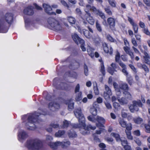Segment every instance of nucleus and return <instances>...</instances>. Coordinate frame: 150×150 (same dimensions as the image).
<instances>
[{"instance_id":"62","label":"nucleus","mask_w":150,"mask_h":150,"mask_svg":"<svg viewBox=\"0 0 150 150\" xmlns=\"http://www.w3.org/2000/svg\"><path fill=\"white\" fill-rule=\"evenodd\" d=\"M143 31L144 33H145L146 35H150V32L147 29L144 28L143 29Z\"/></svg>"},{"instance_id":"49","label":"nucleus","mask_w":150,"mask_h":150,"mask_svg":"<svg viewBox=\"0 0 150 150\" xmlns=\"http://www.w3.org/2000/svg\"><path fill=\"white\" fill-rule=\"evenodd\" d=\"M108 2L110 5L112 7H116V4L115 2L111 0H108Z\"/></svg>"},{"instance_id":"40","label":"nucleus","mask_w":150,"mask_h":150,"mask_svg":"<svg viewBox=\"0 0 150 150\" xmlns=\"http://www.w3.org/2000/svg\"><path fill=\"white\" fill-rule=\"evenodd\" d=\"M140 65H141L142 68L144 70L145 72H149V69L146 66L145 64L142 65L141 64H140Z\"/></svg>"},{"instance_id":"43","label":"nucleus","mask_w":150,"mask_h":150,"mask_svg":"<svg viewBox=\"0 0 150 150\" xmlns=\"http://www.w3.org/2000/svg\"><path fill=\"white\" fill-rule=\"evenodd\" d=\"M133 28L135 33H137L138 30V26L136 24L132 25Z\"/></svg>"},{"instance_id":"19","label":"nucleus","mask_w":150,"mask_h":150,"mask_svg":"<svg viewBox=\"0 0 150 150\" xmlns=\"http://www.w3.org/2000/svg\"><path fill=\"white\" fill-rule=\"evenodd\" d=\"M119 87L120 89L124 91L128 90L129 88L128 85L126 83H123L120 84Z\"/></svg>"},{"instance_id":"15","label":"nucleus","mask_w":150,"mask_h":150,"mask_svg":"<svg viewBox=\"0 0 150 150\" xmlns=\"http://www.w3.org/2000/svg\"><path fill=\"white\" fill-rule=\"evenodd\" d=\"M28 136L27 133L25 131L20 132L18 135V140H22L25 139Z\"/></svg>"},{"instance_id":"48","label":"nucleus","mask_w":150,"mask_h":150,"mask_svg":"<svg viewBox=\"0 0 150 150\" xmlns=\"http://www.w3.org/2000/svg\"><path fill=\"white\" fill-rule=\"evenodd\" d=\"M60 2L64 6L67 7L68 8H69V6L68 4L64 0H61Z\"/></svg>"},{"instance_id":"44","label":"nucleus","mask_w":150,"mask_h":150,"mask_svg":"<svg viewBox=\"0 0 150 150\" xmlns=\"http://www.w3.org/2000/svg\"><path fill=\"white\" fill-rule=\"evenodd\" d=\"M97 102H96L97 103H96V106H98V103H101L103 102V100L102 98L100 97H99L97 98L96 100Z\"/></svg>"},{"instance_id":"55","label":"nucleus","mask_w":150,"mask_h":150,"mask_svg":"<svg viewBox=\"0 0 150 150\" xmlns=\"http://www.w3.org/2000/svg\"><path fill=\"white\" fill-rule=\"evenodd\" d=\"M105 88L106 91H105V92H107L108 93H109V94H111L112 93L111 91L108 86L105 85Z\"/></svg>"},{"instance_id":"18","label":"nucleus","mask_w":150,"mask_h":150,"mask_svg":"<svg viewBox=\"0 0 150 150\" xmlns=\"http://www.w3.org/2000/svg\"><path fill=\"white\" fill-rule=\"evenodd\" d=\"M68 134L69 138H74L77 137V134L76 132L72 129L68 132Z\"/></svg>"},{"instance_id":"7","label":"nucleus","mask_w":150,"mask_h":150,"mask_svg":"<svg viewBox=\"0 0 150 150\" xmlns=\"http://www.w3.org/2000/svg\"><path fill=\"white\" fill-rule=\"evenodd\" d=\"M72 38L74 42L77 45H78L79 43L81 44L80 47L83 51H86V48L84 47L85 42L84 40L80 38L76 33L72 35Z\"/></svg>"},{"instance_id":"17","label":"nucleus","mask_w":150,"mask_h":150,"mask_svg":"<svg viewBox=\"0 0 150 150\" xmlns=\"http://www.w3.org/2000/svg\"><path fill=\"white\" fill-rule=\"evenodd\" d=\"M82 31L83 35L87 38L88 39L91 38L92 35L88 30L85 29H83Z\"/></svg>"},{"instance_id":"5","label":"nucleus","mask_w":150,"mask_h":150,"mask_svg":"<svg viewBox=\"0 0 150 150\" xmlns=\"http://www.w3.org/2000/svg\"><path fill=\"white\" fill-rule=\"evenodd\" d=\"M25 146L29 150H38V138H32L28 140Z\"/></svg>"},{"instance_id":"25","label":"nucleus","mask_w":150,"mask_h":150,"mask_svg":"<svg viewBox=\"0 0 150 150\" xmlns=\"http://www.w3.org/2000/svg\"><path fill=\"white\" fill-rule=\"evenodd\" d=\"M64 133L65 132L64 130H59L55 133V136L57 137H60L63 135Z\"/></svg>"},{"instance_id":"26","label":"nucleus","mask_w":150,"mask_h":150,"mask_svg":"<svg viewBox=\"0 0 150 150\" xmlns=\"http://www.w3.org/2000/svg\"><path fill=\"white\" fill-rule=\"evenodd\" d=\"M86 20L88 23L91 25H93L94 23V20L93 17H87L86 18Z\"/></svg>"},{"instance_id":"10","label":"nucleus","mask_w":150,"mask_h":150,"mask_svg":"<svg viewBox=\"0 0 150 150\" xmlns=\"http://www.w3.org/2000/svg\"><path fill=\"white\" fill-rule=\"evenodd\" d=\"M42 6L44 8L45 12L47 14L49 15H56V14L55 12H50V11H52V9L49 5L46 4H43Z\"/></svg>"},{"instance_id":"6","label":"nucleus","mask_w":150,"mask_h":150,"mask_svg":"<svg viewBox=\"0 0 150 150\" xmlns=\"http://www.w3.org/2000/svg\"><path fill=\"white\" fill-rule=\"evenodd\" d=\"M132 103L129 106V108L130 111L132 113L138 111L139 110L138 107H142L143 106V104L140 100H133Z\"/></svg>"},{"instance_id":"23","label":"nucleus","mask_w":150,"mask_h":150,"mask_svg":"<svg viewBox=\"0 0 150 150\" xmlns=\"http://www.w3.org/2000/svg\"><path fill=\"white\" fill-rule=\"evenodd\" d=\"M123 94L126 98L129 100L132 99V95L129 92L125 91L123 92Z\"/></svg>"},{"instance_id":"2","label":"nucleus","mask_w":150,"mask_h":150,"mask_svg":"<svg viewBox=\"0 0 150 150\" xmlns=\"http://www.w3.org/2000/svg\"><path fill=\"white\" fill-rule=\"evenodd\" d=\"M5 21L9 26L13 22V15L11 13H6L2 19H0V33H5L7 32L8 28L6 25Z\"/></svg>"},{"instance_id":"35","label":"nucleus","mask_w":150,"mask_h":150,"mask_svg":"<svg viewBox=\"0 0 150 150\" xmlns=\"http://www.w3.org/2000/svg\"><path fill=\"white\" fill-rule=\"evenodd\" d=\"M100 71L103 74V75L104 76L105 74V71L103 62H102V63L101 66Z\"/></svg>"},{"instance_id":"57","label":"nucleus","mask_w":150,"mask_h":150,"mask_svg":"<svg viewBox=\"0 0 150 150\" xmlns=\"http://www.w3.org/2000/svg\"><path fill=\"white\" fill-rule=\"evenodd\" d=\"M105 10L106 12L109 15H112V12L110 9L108 8H105Z\"/></svg>"},{"instance_id":"54","label":"nucleus","mask_w":150,"mask_h":150,"mask_svg":"<svg viewBox=\"0 0 150 150\" xmlns=\"http://www.w3.org/2000/svg\"><path fill=\"white\" fill-rule=\"evenodd\" d=\"M135 142L139 146H140L141 145L142 143L141 141L138 138L134 140Z\"/></svg>"},{"instance_id":"41","label":"nucleus","mask_w":150,"mask_h":150,"mask_svg":"<svg viewBox=\"0 0 150 150\" xmlns=\"http://www.w3.org/2000/svg\"><path fill=\"white\" fill-rule=\"evenodd\" d=\"M146 129V132L148 133H150V126L149 125L145 124L144 125Z\"/></svg>"},{"instance_id":"53","label":"nucleus","mask_w":150,"mask_h":150,"mask_svg":"<svg viewBox=\"0 0 150 150\" xmlns=\"http://www.w3.org/2000/svg\"><path fill=\"white\" fill-rule=\"evenodd\" d=\"M120 141L121 142L122 145L124 147V146H125V144H128V142L127 140H122L121 139Z\"/></svg>"},{"instance_id":"46","label":"nucleus","mask_w":150,"mask_h":150,"mask_svg":"<svg viewBox=\"0 0 150 150\" xmlns=\"http://www.w3.org/2000/svg\"><path fill=\"white\" fill-rule=\"evenodd\" d=\"M82 99L81 93H79L76 98V100L77 101H79Z\"/></svg>"},{"instance_id":"11","label":"nucleus","mask_w":150,"mask_h":150,"mask_svg":"<svg viewBox=\"0 0 150 150\" xmlns=\"http://www.w3.org/2000/svg\"><path fill=\"white\" fill-rule=\"evenodd\" d=\"M96 120L98 122V123L96 124L97 127H104L103 125L105 123V120L103 118L98 116Z\"/></svg>"},{"instance_id":"27","label":"nucleus","mask_w":150,"mask_h":150,"mask_svg":"<svg viewBox=\"0 0 150 150\" xmlns=\"http://www.w3.org/2000/svg\"><path fill=\"white\" fill-rule=\"evenodd\" d=\"M68 20L70 23L71 24H74L76 22L75 18L71 16L68 17Z\"/></svg>"},{"instance_id":"13","label":"nucleus","mask_w":150,"mask_h":150,"mask_svg":"<svg viewBox=\"0 0 150 150\" xmlns=\"http://www.w3.org/2000/svg\"><path fill=\"white\" fill-rule=\"evenodd\" d=\"M58 78H56L54 79L53 80V85L57 88L58 89H61L64 90L65 89V86L66 84L64 83H61L58 86H57L56 81L57 80Z\"/></svg>"},{"instance_id":"64","label":"nucleus","mask_w":150,"mask_h":150,"mask_svg":"<svg viewBox=\"0 0 150 150\" xmlns=\"http://www.w3.org/2000/svg\"><path fill=\"white\" fill-rule=\"evenodd\" d=\"M144 3L148 6L150 7V1L149 0H144Z\"/></svg>"},{"instance_id":"63","label":"nucleus","mask_w":150,"mask_h":150,"mask_svg":"<svg viewBox=\"0 0 150 150\" xmlns=\"http://www.w3.org/2000/svg\"><path fill=\"white\" fill-rule=\"evenodd\" d=\"M128 21H129V22H130V24L132 25H134V24H135L133 22L132 19L131 18H130V17H128Z\"/></svg>"},{"instance_id":"8","label":"nucleus","mask_w":150,"mask_h":150,"mask_svg":"<svg viewBox=\"0 0 150 150\" xmlns=\"http://www.w3.org/2000/svg\"><path fill=\"white\" fill-rule=\"evenodd\" d=\"M33 5L35 6V8L31 6H28L24 9L23 13L24 14L29 16H32L34 14L35 9H38V4L36 3H34Z\"/></svg>"},{"instance_id":"33","label":"nucleus","mask_w":150,"mask_h":150,"mask_svg":"<svg viewBox=\"0 0 150 150\" xmlns=\"http://www.w3.org/2000/svg\"><path fill=\"white\" fill-rule=\"evenodd\" d=\"M74 103L71 102L70 101H69L68 103V109L72 110L74 109Z\"/></svg>"},{"instance_id":"30","label":"nucleus","mask_w":150,"mask_h":150,"mask_svg":"<svg viewBox=\"0 0 150 150\" xmlns=\"http://www.w3.org/2000/svg\"><path fill=\"white\" fill-rule=\"evenodd\" d=\"M96 27L98 30L99 32L102 31V29L100 24L98 23V21H97L96 22Z\"/></svg>"},{"instance_id":"38","label":"nucleus","mask_w":150,"mask_h":150,"mask_svg":"<svg viewBox=\"0 0 150 150\" xmlns=\"http://www.w3.org/2000/svg\"><path fill=\"white\" fill-rule=\"evenodd\" d=\"M43 141L38 139V150L43 147Z\"/></svg>"},{"instance_id":"31","label":"nucleus","mask_w":150,"mask_h":150,"mask_svg":"<svg viewBox=\"0 0 150 150\" xmlns=\"http://www.w3.org/2000/svg\"><path fill=\"white\" fill-rule=\"evenodd\" d=\"M111 95L112 93L111 94H109V93H108L107 92H104L103 93V96L106 100H108L110 98V96Z\"/></svg>"},{"instance_id":"34","label":"nucleus","mask_w":150,"mask_h":150,"mask_svg":"<svg viewBox=\"0 0 150 150\" xmlns=\"http://www.w3.org/2000/svg\"><path fill=\"white\" fill-rule=\"evenodd\" d=\"M96 15H98L103 19L105 18V16L104 13L100 10L97 12Z\"/></svg>"},{"instance_id":"59","label":"nucleus","mask_w":150,"mask_h":150,"mask_svg":"<svg viewBox=\"0 0 150 150\" xmlns=\"http://www.w3.org/2000/svg\"><path fill=\"white\" fill-rule=\"evenodd\" d=\"M107 38L109 41L110 42H114V40L113 38L110 35H108Z\"/></svg>"},{"instance_id":"42","label":"nucleus","mask_w":150,"mask_h":150,"mask_svg":"<svg viewBox=\"0 0 150 150\" xmlns=\"http://www.w3.org/2000/svg\"><path fill=\"white\" fill-rule=\"evenodd\" d=\"M126 129L127 131H131L132 129V125L131 123L126 125Z\"/></svg>"},{"instance_id":"39","label":"nucleus","mask_w":150,"mask_h":150,"mask_svg":"<svg viewBox=\"0 0 150 150\" xmlns=\"http://www.w3.org/2000/svg\"><path fill=\"white\" fill-rule=\"evenodd\" d=\"M49 126L52 127V128L56 129L59 127V125L57 124H54L53 122H51L49 125Z\"/></svg>"},{"instance_id":"22","label":"nucleus","mask_w":150,"mask_h":150,"mask_svg":"<svg viewBox=\"0 0 150 150\" xmlns=\"http://www.w3.org/2000/svg\"><path fill=\"white\" fill-rule=\"evenodd\" d=\"M111 135L115 137L117 142L120 141L121 139L120 135L118 133L112 132L111 134Z\"/></svg>"},{"instance_id":"21","label":"nucleus","mask_w":150,"mask_h":150,"mask_svg":"<svg viewBox=\"0 0 150 150\" xmlns=\"http://www.w3.org/2000/svg\"><path fill=\"white\" fill-rule=\"evenodd\" d=\"M117 100L122 105L126 104L128 103V100L124 97H122L120 99H118Z\"/></svg>"},{"instance_id":"61","label":"nucleus","mask_w":150,"mask_h":150,"mask_svg":"<svg viewBox=\"0 0 150 150\" xmlns=\"http://www.w3.org/2000/svg\"><path fill=\"white\" fill-rule=\"evenodd\" d=\"M38 113L40 115H45L46 113L45 111L40 109H38Z\"/></svg>"},{"instance_id":"29","label":"nucleus","mask_w":150,"mask_h":150,"mask_svg":"<svg viewBox=\"0 0 150 150\" xmlns=\"http://www.w3.org/2000/svg\"><path fill=\"white\" fill-rule=\"evenodd\" d=\"M119 124L123 127L125 128L126 127L127 122L123 119H121L120 120Z\"/></svg>"},{"instance_id":"37","label":"nucleus","mask_w":150,"mask_h":150,"mask_svg":"<svg viewBox=\"0 0 150 150\" xmlns=\"http://www.w3.org/2000/svg\"><path fill=\"white\" fill-rule=\"evenodd\" d=\"M94 140L96 142L99 143L100 142V139L98 137V136L96 135L95 134H93Z\"/></svg>"},{"instance_id":"52","label":"nucleus","mask_w":150,"mask_h":150,"mask_svg":"<svg viewBox=\"0 0 150 150\" xmlns=\"http://www.w3.org/2000/svg\"><path fill=\"white\" fill-rule=\"evenodd\" d=\"M114 69L111 67L108 68L107 69L108 72L111 75H113V70Z\"/></svg>"},{"instance_id":"12","label":"nucleus","mask_w":150,"mask_h":150,"mask_svg":"<svg viewBox=\"0 0 150 150\" xmlns=\"http://www.w3.org/2000/svg\"><path fill=\"white\" fill-rule=\"evenodd\" d=\"M107 23L109 25V27L111 30H114L115 25V20L112 17H110L108 18Z\"/></svg>"},{"instance_id":"47","label":"nucleus","mask_w":150,"mask_h":150,"mask_svg":"<svg viewBox=\"0 0 150 150\" xmlns=\"http://www.w3.org/2000/svg\"><path fill=\"white\" fill-rule=\"evenodd\" d=\"M105 105L108 109H111L112 108V106L110 103L108 102H105Z\"/></svg>"},{"instance_id":"9","label":"nucleus","mask_w":150,"mask_h":150,"mask_svg":"<svg viewBox=\"0 0 150 150\" xmlns=\"http://www.w3.org/2000/svg\"><path fill=\"white\" fill-rule=\"evenodd\" d=\"M48 108L52 112H54L58 110L60 108V105L56 102L52 101L49 103Z\"/></svg>"},{"instance_id":"45","label":"nucleus","mask_w":150,"mask_h":150,"mask_svg":"<svg viewBox=\"0 0 150 150\" xmlns=\"http://www.w3.org/2000/svg\"><path fill=\"white\" fill-rule=\"evenodd\" d=\"M93 89L94 91V93L95 95H98L99 93V92L98 89L97 87V84H96V86H94L93 87Z\"/></svg>"},{"instance_id":"50","label":"nucleus","mask_w":150,"mask_h":150,"mask_svg":"<svg viewBox=\"0 0 150 150\" xmlns=\"http://www.w3.org/2000/svg\"><path fill=\"white\" fill-rule=\"evenodd\" d=\"M91 11L94 12V13L96 15L97 12H98V11H99V10H97L94 6H92V8Z\"/></svg>"},{"instance_id":"51","label":"nucleus","mask_w":150,"mask_h":150,"mask_svg":"<svg viewBox=\"0 0 150 150\" xmlns=\"http://www.w3.org/2000/svg\"><path fill=\"white\" fill-rule=\"evenodd\" d=\"M69 125L68 122L67 120H65L63 122V128H66L68 127Z\"/></svg>"},{"instance_id":"60","label":"nucleus","mask_w":150,"mask_h":150,"mask_svg":"<svg viewBox=\"0 0 150 150\" xmlns=\"http://www.w3.org/2000/svg\"><path fill=\"white\" fill-rule=\"evenodd\" d=\"M134 134L137 136H139L140 135V133L139 130H137L134 131L133 132Z\"/></svg>"},{"instance_id":"58","label":"nucleus","mask_w":150,"mask_h":150,"mask_svg":"<svg viewBox=\"0 0 150 150\" xmlns=\"http://www.w3.org/2000/svg\"><path fill=\"white\" fill-rule=\"evenodd\" d=\"M124 148L125 150H132L131 146L128 145H127L124 146Z\"/></svg>"},{"instance_id":"4","label":"nucleus","mask_w":150,"mask_h":150,"mask_svg":"<svg viewBox=\"0 0 150 150\" xmlns=\"http://www.w3.org/2000/svg\"><path fill=\"white\" fill-rule=\"evenodd\" d=\"M47 21L48 24V26L50 29L55 31L62 30V27L59 22L55 18L50 17L47 19Z\"/></svg>"},{"instance_id":"28","label":"nucleus","mask_w":150,"mask_h":150,"mask_svg":"<svg viewBox=\"0 0 150 150\" xmlns=\"http://www.w3.org/2000/svg\"><path fill=\"white\" fill-rule=\"evenodd\" d=\"M113 106L114 108L117 110H119L121 109V106L117 102H114L113 103Z\"/></svg>"},{"instance_id":"1","label":"nucleus","mask_w":150,"mask_h":150,"mask_svg":"<svg viewBox=\"0 0 150 150\" xmlns=\"http://www.w3.org/2000/svg\"><path fill=\"white\" fill-rule=\"evenodd\" d=\"M74 114L77 118H78L79 124L81 125L82 130L81 132L83 135L89 134L90 133L89 130L90 129L95 130L96 129V127H92L91 125H89L86 126L85 123V118L84 115L82 113L81 110L80 108L75 109L74 111Z\"/></svg>"},{"instance_id":"56","label":"nucleus","mask_w":150,"mask_h":150,"mask_svg":"<svg viewBox=\"0 0 150 150\" xmlns=\"http://www.w3.org/2000/svg\"><path fill=\"white\" fill-rule=\"evenodd\" d=\"M72 127L73 128H82V126H81V125H80L79 123V124H74L72 125Z\"/></svg>"},{"instance_id":"36","label":"nucleus","mask_w":150,"mask_h":150,"mask_svg":"<svg viewBox=\"0 0 150 150\" xmlns=\"http://www.w3.org/2000/svg\"><path fill=\"white\" fill-rule=\"evenodd\" d=\"M83 68L84 74L86 76H87L88 74V68L87 66L85 64H84Z\"/></svg>"},{"instance_id":"32","label":"nucleus","mask_w":150,"mask_h":150,"mask_svg":"<svg viewBox=\"0 0 150 150\" xmlns=\"http://www.w3.org/2000/svg\"><path fill=\"white\" fill-rule=\"evenodd\" d=\"M61 143L60 145L62 146L63 147L64 146H68L70 144V142L69 141H66L63 142H60Z\"/></svg>"},{"instance_id":"24","label":"nucleus","mask_w":150,"mask_h":150,"mask_svg":"<svg viewBox=\"0 0 150 150\" xmlns=\"http://www.w3.org/2000/svg\"><path fill=\"white\" fill-rule=\"evenodd\" d=\"M134 121L135 123L139 124L143 122V120L142 118L139 117L134 119Z\"/></svg>"},{"instance_id":"20","label":"nucleus","mask_w":150,"mask_h":150,"mask_svg":"<svg viewBox=\"0 0 150 150\" xmlns=\"http://www.w3.org/2000/svg\"><path fill=\"white\" fill-rule=\"evenodd\" d=\"M120 65L122 67V72L125 73L126 75L127 76L128 74V73L126 71V65L123 63H121L120 64Z\"/></svg>"},{"instance_id":"3","label":"nucleus","mask_w":150,"mask_h":150,"mask_svg":"<svg viewBox=\"0 0 150 150\" xmlns=\"http://www.w3.org/2000/svg\"><path fill=\"white\" fill-rule=\"evenodd\" d=\"M26 118L28 123L33 124L34 126L27 127L28 123L27 122L25 125L26 126L27 129L31 131L35 130L37 128V126L35 124L38 121V113L35 112L28 113L27 115H23L22 117V119L23 120H25Z\"/></svg>"},{"instance_id":"14","label":"nucleus","mask_w":150,"mask_h":150,"mask_svg":"<svg viewBox=\"0 0 150 150\" xmlns=\"http://www.w3.org/2000/svg\"><path fill=\"white\" fill-rule=\"evenodd\" d=\"M61 143L60 142H50L48 143V145L52 149L55 150L57 149L58 146L60 145Z\"/></svg>"},{"instance_id":"16","label":"nucleus","mask_w":150,"mask_h":150,"mask_svg":"<svg viewBox=\"0 0 150 150\" xmlns=\"http://www.w3.org/2000/svg\"><path fill=\"white\" fill-rule=\"evenodd\" d=\"M96 102H94L93 104V107L90 108V111L91 113L93 116H96L97 115V110L96 108L97 107L96 106Z\"/></svg>"}]
</instances>
